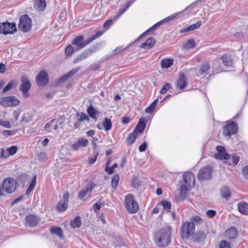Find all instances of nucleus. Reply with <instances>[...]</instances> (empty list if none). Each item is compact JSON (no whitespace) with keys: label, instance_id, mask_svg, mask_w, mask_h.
I'll return each instance as SVG.
<instances>
[{"label":"nucleus","instance_id":"obj_55","mask_svg":"<svg viewBox=\"0 0 248 248\" xmlns=\"http://www.w3.org/2000/svg\"><path fill=\"white\" fill-rule=\"evenodd\" d=\"M0 125L6 128L11 127V124L9 121H1L0 120Z\"/></svg>","mask_w":248,"mask_h":248},{"label":"nucleus","instance_id":"obj_7","mask_svg":"<svg viewBox=\"0 0 248 248\" xmlns=\"http://www.w3.org/2000/svg\"><path fill=\"white\" fill-rule=\"evenodd\" d=\"M16 31V24L15 23L8 22L0 23V33L4 35L13 34Z\"/></svg>","mask_w":248,"mask_h":248},{"label":"nucleus","instance_id":"obj_63","mask_svg":"<svg viewBox=\"0 0 248 248\" xmlns=\"http://www.w3.org/2000/svg\"><path fill=\"white\" fill-rule=\"evenodd\" d=\"M191 220L195 223H200L202 221V219L200 216H195L192 217Z\"/></svg>","mask_w":248,"mask_h":248},{"label":"nucleus","instance_id":"obj_38","mask_svg":"<svg viewBox=\"0 0 248 248\" xmlns=\"http://www.w3.org/2000/svg\"><path fill=\"white\" fill-rule=\"evenodd\" d=\"M17 86V83L16 81L12 80L9 82L7 85L5 87V88L3 89L2 93H5L8 91L11 90L14 87H16Z\"/></svg>","mask_w":248,"mask_h":248},{"label":"nucleus","instance_id":"obj_53","mask_svg":"<svg viewBox=\"0 0 248 248\" xmlns=\"http://www.w3.org/2000/svg\"><path fill=\"white\" fill-rule=\"evenodd\" d=\"M231 160L232 161V163L231 162H229V165L233 164L234 166H235L239 162V157L237 155H233L232 157Z\"/></svg>","mask_w":248,"mask_h":248},{"label":"nucleus","instance_id":"obj_42","mask_svg":"<svg viewBox=\"0 0 248 248\" xmlns=\"http://www.w3.org/2000/svg\"><path fill=\"white\" fill-rule=\"evenodd\" d=\"M158 101V99H156L155 101H154L152 103L146 108L145 112L147 113H152L154 111L156 106V103Z\"/></svg>","mask_w":248,"mask_h":248},{"label":"nucleus","instance_id":"obj_2","mask_svg":"<svg viewBox=\"0 0 248 248\" xmlns=\"http://www.w3.org/2000/svg\"><path fill=\"white\" fill-rule=\"evenodd\" d=\"M184 184H182L180 188V196L185 198L187 192L190 190L194 186L195 183V177L194 174L189 171L185 172L183 175Z\"/></svg>","mask_w":248,"mask_h":248},{"label":"nucleus","instance_id":"obj_48","mask_svg":"<svg viewBox=\"0 0 248 248\" xmlns=\"http://www.w3.org/2000/svg\"><path fill=\"white\" fill-rule=\"evenodd\" d=\"M17 150V148L16 146H12L10 148H8L7 149V151L8 153V155L9 156L10 155H15Z\"/></svg>","mask_w":248,"mask_h":248},{"label":"nucleus","instance_id":"obj_31","mask_svg":"<svg viewBox=\"0 0 248 248\" xmlns=\"http://www.w3.org/2000/svg\"><path fill=\"white\" fill-rule=\"evenodd\" d=\"M209 68L210 65L208 63L205 62L202 63L201 68L198 70L199 73H198V75L199 76L208 74V71L209 69Z\"/></svg>","mask_w":248,"mask_h":248},{"label":"nucleus","instance_id":"obj_15","mask_svg":"<svg viewBox=\"0 0 248 248\" xmlns=\"http://www.w3.org/2000/svg\"><path fill=\"white\" fill-rule=\"evenodd\" d=\"M212 169L210 167H206L200 170L198 174L200 180H208L211 177Z\"/></svg>","mask_w":248,"mask_h":248},{"label":"nucleus","instance_id":"obj_26","mask_svg":"<svg viewBox=\"0 0 248 248\" xmlns=\"http://www.w3.org/2000/svg\"><path fill=\"white\" fill-rule=\"evenodd\" d=\"M205 233L202 231H198L193 235V239L194 241L202 242L206 238Z\"/></svg>","mask_w":248,"mask_h":248},{"label":"nucleus","instance_id":"obj_23","mask_svg":"<svg viewBox=\"0 0 248 248\" xmlns=\"http://www.w3.org/2000/svg\"><path fill=\"white\" fill-rule=\"evenodd\" d=\"M34 8L39 11H43L46 7V0H34Z\"/></svg>","mask_w":248,"mask_h":248},{"label":"nucleus","instance_id":"obj_30","mask_svg":"<svg viewBox=\"0 0 248 248\" xmlns=\"http://www.w3.org/2000/svg\"><path fill=\"white\" fill-rule=\"evenodd\" d=\"M87 113L89 116L93 119L97 120L96 115L98 114V111L92 106L90 105L87 109Z\"/></svg>","mask_w":248,"mask_h":248},{"label":"nucleus","instance_id":"obj_34","mask_svg":"<svg viewBox=\"0 0 248 248\" xmlns=\"http://www.w3.org/2000/svg\"><path fill=\"white\" fill-rule=\"evenodd\" d=\"M76 117L78 122L80 123H81L84 121H86L88 122L90 120L88 116L86 113L83 112H78L76 114Z\"/></svg>","mask_w":248,"mask_h":248},{"label":"nucleus","instance_id":"obj_12","mask_svg":"<svg viewBox=\"0 0 248 248\" xmlns=\"http://www.w3.org/2000/svg\"><path fill=\"white\" fill-rule=\"evenodd\" d=\"M69 197V193L68 192H67L63 194L62 199L59 202L56 206V209L59 212H63L67 209Z\"/></svg>","mask_w":248,"mask_h":248},{"label":"nucleus","instance_id":"obj_40","mask_svg":"<svg viewBox=\"0 0 248 248\" xmlns=\"http://www.w3.org/2000/svg\"><path fill=\"white\" fill-rule=\"evenodd\" d=\"M173 64V60L170 59H165L161 61V66L163 68H168Z\"/></svg>","mask_w":248,"mask_h":248},{"label":"nucleus","instance_id":"obj_52","mask_svg":"<svg viewBox=\"0 0 248 248\" xmlns=\"http://www.w3.org/2000/svg\"><path fill=\"white\" fill-rule=\"evenodd\" d=\"M114 244L116 247H120L124 244L123 240L120 237H116Z\"/></svg>","mask_w":248,"mask_h":248},{"label":"nucleus","instance_id":"obj_57","mask_svg":"<svg viewBox=\"0 0 248 248\" xmlns=\"http://www.w3.org/2000/svg\"><path fill=\"white\" fill-rule=\"evenodd\" d=\"M36 182V175H34L32 178L31 183L29 186V187L31 188L32 189H33Z\"/></svg>","mask_w":248,"mask_h":248},{"label":"nucleus","instance_id":"obj_37","mask_svg":"<svg viewBox=\"0 0 248 248\" xmlns=\"http://www.w3.org/2000/svg\"><path fill=\"white\" fill-rule=\"evenodd\" d=\"M103 126L106 131H108L112 128V123L110 119L108 118H105L103 119Z\"/></svg>","mask_w":248,"mask_h":248},{"label":"nucleus","instance_id":"obj_5","mask_svg":"<svg viewBox=\"0 0 248 248\" xmlns=\"http://www.w3.org/2000/svg\"><path fill=\"white\" fill-rule=\"evenodd\" d=\"M31 19L28 15H25L20 17L19 22L18 25V29L20 31L24 32H27L31 30Z\"/></svg>","mask_w":248,"mask_h":248},{"label":"nucleus","instance_id":"obj_35","mask_svg":"<svg viewBox=\"0 0 248 248\" xmlns=\"http://www.w3.org/2000/svg\"><path fill=\"white\" fill-rule=\"evenodd\" d=\"M196 46V44L193 39H189L187 41L183 44V47L185 49H190L194 48Z\"/></svg>","mask_w":248,"mask_h":248},{"label":"nucleus","instance_id":"obj_50","mask_svg":"<svg viewBox=\"0 0 248 248\" xmlns=\"http://www.w3.org/2000/svg\"><path fill=\"white\" fill-rule=\"evenodd\" d=\"M171 87V85L170 83H166L163 87L161 89L160 91L161 94H164L166 93Z\"/></svg>","mask_w":248,"mask_h":248},{"label":"nucleus","instance_id":"obj_61","mask_svg":"<svg viewBox=\"0 0 248 248\" xmlns=\"http://www.w3.org/2000/svg\"><path fill=\"white\" fill-rule=\"evenodd\" d=\"M147 147V144L146 142H143L142 144H141L140 147H139V151L140 152H144Z\"/></svg>","mask_w":248,"mask_h":248},{"label":"nucleus","instance_id":"obj_11","mask_svg":"<svg viewBox=\"0 0 248 248\" xmlns=\"http://www.w3.org/2000/svg\"><path fill=\"white\" fill-rule=\"evenodd\" d=\"M21 82L19 90L22 92L23 96L27 98L29 96L28 91L31 88V84L28 78L24 76L21 78Z\"/></svg>","mask_w":248,"mask_h":248},{"label":"nucleus","instance_id":"obj_64","mask_svg":"<svg viewBox=\"0 0 248 248\" xmlns=\"http://www.w3.org/2000/svg\"><path fill=\"white\" fill-rule=\"evenodd\" d=\"M243 173L245 177L248 179V165L244 167L243 169Z\"/></svg>","mask_w":248,"mask_h":248},{"label":"nucleus","instance_id":"obj_4","mask_svg":"<svg viewBox=\"0 0 248 248\" xmlns=\"http://www.w3.org/2000/svg\"><path fill=\"white\" fill-rule=\"evenodd\" d=\"M195 229V224L192 222L184 223L180 230L181 237L183 239L188 238L194 232Z\"/></svg>","mask_w":248,"mask_h":248},{"label":"nucleus","instance_id":"obj_17","mask_svg":"<svg viewBox=\"0 0 248 248\" xmlns=\"http://www.w3.org/2000/svg\"><path fill=\"white\" fill-rule=\"evenodd\" d=\"M95 185L93 183H90L87 186L82 189L78 194V198L80 200H83L84 198L89 196L91 192Z\"/></svg>","mask_w":248,"mask_h":248},{"label":"nucleus","instance_id":"obj_58","mask_svg":"<svg viewBox=\"0 0 248 248\" xmlns=\"http://www.w3.org/2000/svg\"><path fill=\"white\" fill-rule=\"evenodd\" d=\"M129 4H127L125 8L123 9L121 11H120L117 15L116 16V17H115V19H117L119 17H120L123 14H124L126 10L128 8Z\"/></svg>","mask_w":248,"mask_h":248},{"label":"nucleus","instance_id":"obj_45","mask_svg":"<svg viewBox=\"0 0 248 248\" xmlns=\"http://www.w3.org/2000/svg\"><path fill=\"white\" fill-rule=\"evenodd\" d=\"M160 205H162L164 209L167 210L168 212L170 211L171 208V203L170 202L167 200L162 201L159 203Z\"/></svg>","mask_w":248,"mask_h":248},{"label":"nucleus","instance_id":"obj_56","mask_svg":"<svg viewBox=\"0 0 248 248\" xmlns=\"http://www.w3.org/2000/svg\"><path fill=\"white\" fill-rule=\"evenodd\" d=\"M0 157L3 158H6L9 157L8 153L6 150L1 149L0 151Z\"/></svg>","mask_w":248,"mask_h":248},{"label":"nucleus","instance_id":"obj_27","mask_svg":"<svg viewBox=\"0 0 248 248\" xmlns=\"http://www.w3.org/2000/svg\"><path fill=\"white\" fill-rule=\"evenodd\" d=\"M176 85L181 90L185 88L186 85V82L184 74H181L180 75L179 79L177 81Z\"/></svg>","mask_w":248,"mask_h":248},{"label":"nucleus","instance_id":"obj_28","mask_svg":"<svg viewBox=\"0 0 248 248\" xmlns=\"http://www.w3.org/2000/svg\"><path fill=\"white\" fill-rule=\"evenodd\" d=\"M202 25V21H198L196 23L189 26L188 27L182 29L180 31V33H183L187 31H192L198 29Z\"/></svg>","mask_w":248,"mask_h":248},{"label":"nucleus","instance_id":"obj_19","mask_svg":"<svg viewBox=\"0 0 248 248\" xmlns=\"http://www.w3.org/2000/svg\"><path fill=\"white\" fill-rule=\"evenodd\" d=\"M87 43V39L85 42L83 40V37L82 36H78L75 38L73 41V44L77 46L75 50H78L85 47L86 45L89 44Z\"/></svg>","mask_w":248,"mask_h":248},{"label":"nucleus","instance_id":"obj_51","mask_svg":"<svg viewBox=\"0 0 248 248\" xmlns=\"http://www.w3.org/2000/svg\"><path fill=\"white\" fill-rule=\"evenodd\" d=\"M98 155L99 153L97 151H93V156L89 160V164H93L94 163L96 160V158Z\"/></svg>","mask_w":248,"mask_h":248},{"label":"nucleus","instance_id":"obj_3","mask_svg":"<svg viewBox=\"0 0 248 248\" xmlns=\"http://www.w3.org/2000/svg\"><path fill=\"white\" fill-rule=\"evenodd\" d=\"M124 205L127 211L131 214L136 213L139 210L138 202L135 200L134 196L131 194L125 196Z\"/></svg>","mask_w":248,"mask_h":248},{"label":"nucleus","instance_id":"obj_33","mask_svg":"<svg viewBox=\"0 0 248 248\" xmlns=\"http://www.w3.org/2000/svg\"><path fill=\"white\" fill-rule=\"evenodd\" d=\"M91 51H85L82 53L78 55L74 61V62L76 63L83 60L85 59L88 56L91 54Z\"/></svg>","mask_w":248,"mask_h":248},{"label":"nucleus","instance_id":"obj_1","mask_svg":"<svg viewBox=\"0 0 248 248\" xmlns=\"http://www.w3.org/2000/svg\"><path fill=\"white\" fill-rule=\"evenodd\" d=\"M171 227H166L158 230L155 235L154 241L157 246L160 247L168 246L171 241Z\"/></svg>","mask_w":248,"mask_h":248},{"label":"nucleus","instance_id":"obj_20","mask_svg":"<svg viewBox=\"0 0 248 248\" xmlns=\"http://www.w3.org/2000/svg\"><path fill=\"white\" fill-rule=\"evenodd\" d=\"M88 140L82 138H80L76 143L73 144L71 146V149L73 150L77 151L80 147H84L88 145Z\"/></svg>","mask_w":248,"mask_h":248},{"label":"nucleus","instance_id":"obj_10","mask_svg":"<svg viewBox=\"0 0 248 248\" xmlns=\"http://www.w3.org/2000/svg\"><path fill=\"white\" fill-rule=\"evenodd\" d=\"M180 14V13H177L176 14H172L166 18H165L164 19L161 20V21L158 22L157 23H156V24H155L154 26H153L152 27H151L150 28H149L148 30H147L146 31H145L144 32H143L142 34H141L138 38V40H139L141 38L144 37V36H145L146 34H147V33L150 32V31H152L153 30H154L156 28H157V27L159 26L160 25H161V24H162L163 23H166L168 21H169L172 19H173V18H174L178 15H179Z\"/></svg>","mask_w":248,"mask_h":248},{"label":"nucleus","instance_id":"obj_47","mask_svg":"<svg viewBox=\"0 0 248 248\" xmlns=\"http://www.w3.org/2000/svg\"><path fill=\"white\" fill-rule=\"evenodd\" d=\"M217 248H231V245L226 240H221L218 244Z\"/></svg>","mask_w":248,"mask_h":248},{"label":"nucleus","instance_id":"obj_43","mask_svg":"<svg viewBox=\"0 0 248 248\" xmlns=\"http://www.w3.org/2000/svg\"><path fill=\"white\" fill-rule=\"evenodd\" d=\"M221 60L224 65L230 66L232 65V62L230 58L227 55H223L221 57Z\"/></svg>","mask_w":248,"mask_h":248},{"label":"nucleus","instance_id":"obj_29","mask_svg":"<svg viewBox=\"0 0 248 248\" xmlns=\"http://www.w3.org/2000/svg\"><path fill=\"white\" fill-rule=\"evenodd\" d=\"M146 126V124L140 119L133 131H136L139 135L142 133Z\"/></svg>","mask_w":248,"mask_h":248},{"label":"nucleus","instance_id":"obj_46","mask_svg":"<svg viewBox=\"0 0 248 248\" xmlns=\"http://www.w3.org/2000/svg\"><path fill=\"white\" fill-rule=\"evenodd\" d=\"M104 32V31H97L95 34L87 39V43H90L93 40L100 36Z\"/></svg>","mask_w":248,"mask_h":248},{"label":"nucleus","instance_id":"obj_13","mask_svg":"<svg viewBox=\"0 0 248 248\" xmlns=\"http://www.w3.org/2000/svg\"><path fill=\"white\" fill-rule=\"evenodd\" d=\"M64 120L62 118L58 119H53L50 122H47L44 126L45 131H49L50 130V125H54L53 129L57 131L59 129V125L62 126L64 123Z\"/></svg>","mask_w":248,"mask_h":248},{"label":"nucleus","instance_id":"obj_60","mask_svg":"<svg viewBox=\"0 0 248 248\" xmlns=\"http://www.w3.org/2000/svg\"><path fill=\"white\" fill-rule=\"evenodd\" d=\"M216 212L215 210H209L206 212V215L209 217H213L215 216Z\"/></svg>","mask_w":248,"mask_h":248},{"label":"nucleus","instance_id":"obj_54","mask_svg":"<svg viewBox=\"0 0 248 248\" xmlns=\"http://www.w3.org/2000/svg\"><path fill=\"white\" fill-rule=\"evenodd\" d=\"M16 132V130H3L2 132V134L5 136H9L11 135H14Z\"/></svg>","mask_w":248,"mask_h":248},{"label":"nucleus","instance_id":"obj_21","mask_svg":"<svg viewBox=\"0 0 248 248\" xmlns=\"http://www.w3.org/2000/svg\"><path fill=\"white\" fill-rule=\"evenodd\" d=\"M224 236L229 240L234 239L238 236L237 230L235 227H231L225 231Z\"/></svg>","mask_w":248,"mask_h":248},{"label":"nucleus","instance_id":"obj_39","mask_svg":"<svg viewBox=\"0 0 248 248\" xmlns=\"http://www.w3.org/2000/svg\"><path fill=\"white\" fill-rule=\"evenodd\" d=\"M70 224L73 228L79 227L81 224L80 217H77L71 221Z\"/></svg>","mask_w":248,"mask_h":248},{"label":"nucleus","instance_id":"obj_24","mask_svg":"<svg viewBox=\"0 0 248 248\" xmlns=\"http://www.w3.org/2000/svg\"><path fill=\"white\" fill-rule=\"evenodd\" d=\"M79 69L80 67H77L75 68L72 69L68 73L64 75L60 79V82L61 83H62L68 79H69L71 77H72L74 74H75L77 72H78L79 70Z\"/></svg>","mask_w":248,"mask_h":248},{"label":"nucleus","instance_id":"obj_32","mask_svg":"<svg viewBox=\"0 0 248 248\" xmlns=\"http://www.w3.org/2000/svg\"><path fill=\"white\" fill-rule=\"evenodd\" d=\"M239 211L243 214H248V204L245 202H241L238 205Z\"/></svg>","mask_w":248,"mask_h":248},{"label":"nucleus","instance_id":"obj_16","mask_svg":"<svg viewBox=\"0 0 248 248\" xmlns=\"http://www.w3.org/2000/svg\"><path fill=\"white\" fill-rule=\"evenodd\" d=\"M40 221V218L37 216L30 214L25 218V225L30 227L36 226Z\"/></svg>","mask_w":248,"mask_h":248},{"label":"nucleus","instance_id":"obj_25","mask_svg":"<svg viewBox=\"0 0 248 248\" xmlns=\"http://www.w3.org/2000/svg\"><path fill=\"white\" fill-rule=\"evenodd\" d=\"M220 194L222 198L228 200L231 196L230 188L226 186L222 187L220 189Z\"/></svg>","mask_w":248,"mask_h":248},{"label":"nucleus","instance_id":"obj_36","mask_svg":"<svg viewBox=\"0 0 248 248\" xmlns=\"http://www.w3.org/2000/svg\"><path fill=\"white\" fill-rule=\"evenodd\" d=\"M138 136V133H137L136 131H133L132 133L129 134L128 138H127L128 143L130 144L134 143L136 138Z\"/></svg>","mask_w":248,"mask_h":248},{"label":"nucleus","instance_id":"obj_18","mask_svg":"<svg viewBox=\"0 0 248 248\" xmlns=\"http://www.w3.org/2000/svg\"><path fill=\"white\" fill-rule=\"evenodd\" d=\"M37 85L39 86H44L48 83L47 74L45 71L40 72L36 78Z\"/></svg>","mask_w":248,"mask_h":248},{"label":"nucleus","instance_id":"obj_62","mask_svg":"<svg viewBox=\"0 0 248 248\" xmlns=\"http://www.w3.org/2000/svg\"><path fill=\"white\" fill-rule=\"evenodd\" d=\"M108 163H109V161H108L107 162V167L105 168V171L106 172H107V173L108 174H111L113 172L114 169H113V168L112 167H108Z\"/></svg>","mask_w":248,"mask_h":248},{"label":"nucleus","instance_id":"obj_9","mask_svg":"<svg viewBox=\"0 0 248 248\" xmlns=\"http://www.w3.org/2000/svg\"><path fill=\"white\" fill-rule=\"evenodd\" d=\"M2 188L8 193H12L16 189V182L13 178L4 179L2 183Z\"/></svg>","mask_w":248,"mask_h":248},{"label":"nucleus","instance_id":"obj_44","mask_svg":"<svg viewBox=\"0 0 248 248\" xmlns=\"http://www.w3.org/2000/svg\"><path fill=\"white\" fill-rule=\"evenodd\" d=\"M120 177L118 174H116L112 177L111 185L112 187L116 188L118 186Z\"/></svg>","mask_w":248,"mask_h":248},{"label":"nucleus","instance_id":"obj_14","mask_svg":"<svg viewBox=\"0 0 248 248\" xmlns=\"http://www.w3.org/2000/svg\"><path fill=\"white\" fill-rule=\"evenodd\" d=\"M217 153L214 154V157L217 159L228 160L230 159V155L226 152L224 147L218 146L216 147Z\"/></svg>","mask_w":248,"mask_h":248},{"label":"nucleus","instance_id":"obj_22","mask_svg":"<svg viewBox=\"0 0 248 248\" xmlns=\"http://www.w3.org/2000/svg\"><path fill=\"white\" fill-rule=\"evenodd\" d=\"M155 44V39L153 37H150L145 43L142 44L140 47L145 49H149L153 47Z\"/></svg>","mask_w":248,"mask_h":248},{"label":"nucleus","instance_id":"obj_49","mask_svg":"<svg viewBox=\"0 0 248 248\" xmlns=\"http://www.w3.org/2000/svg\"><path fill=\"white\" fill-rule=\"evenodd\" d=\"M75 51V49H74L72 46L69 45L65 49V54L66 55L71 56L72 53Z\"/></svg>","mask_w":248,"mask_h":248},{"label":"nucleus","instance_id":"obj_59","mask_svg":"<svg viewBox=\"0 0 248 248\" xmlns=\"http://www.w3.org/2000/svg\"><path fill=\"white\" fill-rule=\"evenodd\" d=\"M129 4H127L125 8L123 9L121 11H120L117 15L116 16V17H115V19H117L119 17H120L123 14H124L126 10L128 8Z\"/></svg>","mask_w":248,"mask_h":248},{"label":"nucleus","instance_id":"obj_6","mask_svg":"<svg viewBox=\"0 0 248 248\" xmlns=\"http://www.w3.org/2000/svg\"><path fill=\"white\" fill-rule=\"evenodd\" d=\"M238 131V126L233 121H228L226 122V125L223 127V134L225 136L231 137Z\"/></svg>","mask_w":248,"mask_h":248},{"label":"nucleus","instance_id":"obj_8","mask_svg":"<svg viewBox=\"0 0 248 248\" xmlns=\"http://www.w3.org/2000/svg\"><path fill=\"white\" fill-rule=\"evenodd\" d=\"M19 104L20 101L14 96L0 98V104L4 107H10L17 106Z\"/></svg>","mask_w":248,"mask_h":248},{"label":"nucleus","instance_id":"obj_41","mask_svg":"<svg viewBox=\"0 0 248 248\" xmlns=\"http://www.w3.org/2000/svg\"><path fill=\"white\" fill-rule=\"evenodd\" d=\"M50 230L51 233L56 234L60 237H62L63 235L62 231L59 227H53L50 228Z\"/></svg>","mask_w":248,"mask_h":248}]
</instances>
